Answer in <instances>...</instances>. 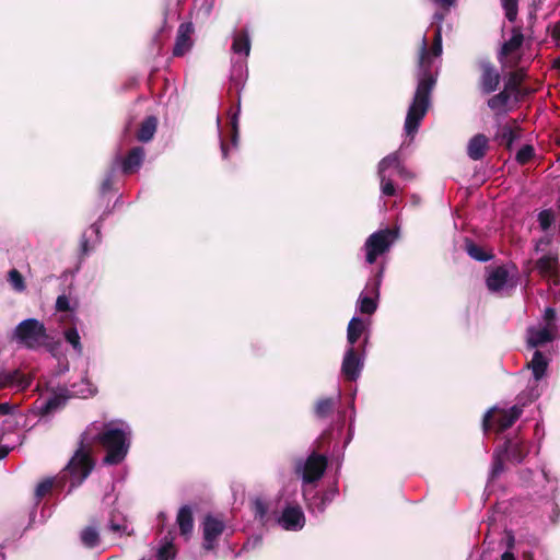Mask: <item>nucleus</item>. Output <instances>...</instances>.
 Segmentation results:
<instances>
[{"label":"nucleus","instance_id":"55","mask_svg":"<svg viewBox=\"0 0 560 560\" xmlns=\"http://www.w3.org/2000/svg\"><path fill=\"white\" fill-rule=\"evenodd\" d=\"M81 250L83 255H86L89 252V240L85 237V235H83L81 240Z\"/></svg>","mask_w":560,"mask_h":560},{"label":"nucleus","instance_id":"39","mask_svg":"<svg viewBox=\"0 0 560 560\" xmlns=\"http://www.w3.org/2000/svg\"><path fill=\"white\" fill-rule=\"evenodd\" d=\"M54 485L55 481L52 478H46L37 485L35 489V499L37 503L52 490Z\"/></svg>","mask_w":560,"mask_h":560},{"label":"nucleus","instance_id":"17","mask_svg":"<svg viewBox=\"0 0 560 560\" xmlns=\"http://www.w3.org/2000/svg\"><path fill=\"white\" fill-rule=\"evenodd\" d=\"M176 524L179 528V534L188 540L194 530V514L192 509L189 505H183L177 513Z\"/></svg>","mask_w":560,"mask_h":560},{"label":"nucleus","instance_id":"10","mask_svg":"<svg viewBox=\"0 0 560 560\" xmlns=\"http://www.w3.org/2000/svg\"><path fill=\"white\" fill-rule=\"evenodd\" d=\"M327 468V457L317 453H312L305 460L302 469L303 481L312 483L319 480Z\"/></svg>","mask_w":560,"mask_h":560},{"label":"nucleus","instance_id":"13","mask_svg":"<svg viewBox=\"0 0 560 560\" xmlns=\"http://www.w3.org/2000/svg\"><path fill=\"white\" fill-rule=\"evenodd\" d=\"M522 129L517 125L516 120H512L511 124H505L498 127L494 133L493 140L504 147L508 151H512L513 143L515 140L521 138Z\"/></svg>","mask_w":560,"mask_h":560},{"label":"nucleus","instance_id":"47","mask_svg":"<svg viewBox=\"0 0 560 560\" xmlns=\"http://www.w3.org/2000/svg\"><path fill=\"white\" fill-rule=\"evenodd\" d=\"M556 311L552 307H547L545 310L544 319L546 322V326L551 327L558 330V326L556 325Z\"/></svg>","mask_w":560,"mask_h":560},{"label":"nucleus","instance_id":"15","mask_svg":"<svg viewBox=\"0 0 560 560\" xmlns=\"http://www.w3.org/2000/svg\"><path fill=\"white\" fill-rule=\"evenodd\" d=\"M144 155L145 152L142 147H133L121 161L122 173L130 175L138 172L144 161Z\"/></svg>","mask_w":560,"mask_h":560},{"label":"nucleus","instance_id":"25","mask_svg":"<svg viewBox=\"0 0 560 560\" xmlns=\"http://www.w3.org/2000/svg\"><path fill=\"white\" fill-rule=\"evenodd\" d=\"M15 385L22 388H25L28 385V382H24V377L19 370L0 372V389L13 387Z\"/></svg>","mask_w":560,"mask_h":560},{"label":"nucleus","instance_id":"22","mask_svg":"<svg viewBox=\"0 0 560 560\" xmlns=\"http://www.w3.org/2000/svg\"><path fill=\"white\" fill-rule=\"evenodd\" d=\"M511 96L512 94L503 88V90L498 94H494L488 98L487 105L491 110L495 112L497 115L501 113L505 114L508 112L506 107Z\"/></svg>","mask_w":560,"mask_h":560},{"label":"nucleus","instance_id":"23","mask_svg":"<svg viewBox=\"0 0 560 560\" xmlns=\"http://www.w3.org/2000/svg\"><path fill=\"white\" fill-rule=\"evenodd\" d=\"M158 128V118L155 116H148L141 124L137 131V139L140 142H149L153 139Z\"/></svg>","mask_w":560,"mask_h":560},{"label":"nucleus","instance_id":"32","mask_svg":"<svg viewBox=\"0 0 560 560\" xmlns=\"http://www.w3.org/2000/svg\"><path fill=\"white\" fill-rule=\"evenodd\" d=\"M81 541L88 548H94L100 544V534L94 526H86L81 532Z\"/></svg>","mask_w":560,"mask_h":560},{"label":"nucleus","instance_id":"53","mask_svg":"<svg viewBox=\"0 0 560 560\" xmlns=\"http://www.w3.org/2000/svg\"><path fill=\"white\" fill-rule=\"evenodd\" d=\"M433 1L445 10H450V8L455 5V3H456V0H433Z\"/></svg>","mask_w":560,"mask_h":560},{"label":"nucleus","instance_id":"64","mask_svg":"<svg viewBox=\"0 0 560 560\" xmlns=\"http://www.w3.org/2000/svg\"><path fill=\"white\" fill-rule=\"evenodd\" d=\"M539 2H541V0H538Z\"/></svg>","mask_w":560,"mask_h":560},{"label":"nucleus","instance_id":"50","mask_svg":"<svg viewBox=\"0 0 560 560\" xmlns=\"http://www.w3.org/2000/svg\"><path fill=\"white\" fill-rule=\"evenodd\" d=\"M108 528L114 533H125L127 526L125 523L117 522L116 515L113 513L108 523Z\"/></svg>","mask_w":560,"mask_h":560},{"label":"nucleus","instance_id":"52","mask_svg":"<svg viewBox=\"0 0 560 560\" xmlns=\"http://www.w3.org/2000/svg\"><path fill=\"white\" fill-rule=\"evenodd\" d=\"M396 170L398 175L406 179H411L413 177L412 174L402 164H400Z\"/></svg>","mask_w":560,"mask_h":560},{"label":"nucleus","instance_id":"6","mask_svg":"<svg viewBox=\"0 0 560 560\" xmlns=\"http://www.w3.org/2000/svg\"><path fill=\"white\" fill-rule=\"evenodd\" d=\"M397 235L395 230L388 228L372 233L364 244L366 262L372 265L376 261L378 256L388 252L392 244L397 238Z\"/></svg>","mask_w":560,"mask_h":560},{"label":"nucleus","instance_id":"45","mask_svg":"<svg viewBox=\"0 0 560 560\" xmlns=\"http://www.w3.org/2000/svg\"><path fill=\"white\" fill-rule=\"evenodd\" d=\"M114 187V172L110 171L106 174L104 179L102 180L100 191L102 195H106L110 190H113Z\"/></svg>","mask_w":560,"mask_h":560},{"label":"nucleus","instance_id":"26","mask_svg":"<svg viewBox=\"0 0 560 560\" xmlns=\"http://www.w3.org/2000/svg\"><path fill=\"white\" fill-rule=\"evenodd\" d=\"M525 77L526 73L523 69L511 71L505 80L504 89L517 97L521 94V86Z\"/></svg>","mask_w":560,"mask_h":560},{"label":"nucleus","instance_id":"4","mask_svg":"<svg viewBox=\"0 0 560 560\" xmlns=\"http://www.w3.org/2000/svg\"><path fill=\"white\" fill-rule=\"evenodd\" d=\"M13 338L27 349H37L46 342L48 335L42 322L27 318L15 327Z\"/></svg>","mask_w":560,"mask_h":560},{"label":"nucleus","instance_id":"59","mask_svg":"<svg viewBox=\"0 0 560 560\" xmlns=\"http://www.w3.org/2000/svg\"><path fill=\"white\" fill-rule=\"evenodd\" d=\"M552 68L556 69V70H560V57L556 58L552 61Z\"/></svg>","mask_w":560,"mask_h":560},{"label":"nucleus","instance_id":"16","mask_svg":"<svg viewBox=\"0 0 560 560\" xmlns=\"http://www.w3.org/2000/svg\"><path fill=\"white\" fill-rule=\"evenodd\" d=\"M489 150V139L483 133H477L467 144V155L472 161H479L483 159Z\"/></svg>","mask_w":560,"mask_h":560},{"label":"nucleus","instance_id":"58","mask_svg":"<svg viewBox=\"0 0 560 560\" xmlns=\"http://www.w3.org/2000/svg\"><path fill=\"white\" fill-rule=\"evenodd\" d=\"M501 560H515L513 553L509 552V551H505L502 556H501Z\"/></svg>","mask_w":560,"mask_h":560},{"label":"nucleus","instance_id":"24","mask_svg":"<svg viewBox=\"0 0 560 560\" xmlns=\"http://www.w3.org/2000/svg\"><path fill=\"white\" fill-rule=\"evenodd\" d=\"M536 268L542 277H557L558 260L551 255H545L536 261Z\"/></svg>","mask_w":560,"mask_h":560},{"label":"nucleus","instance_id":"33","mask_svg":"<svg viewBox=\"0 0 560 560\" xmlns=\"http://www.w3.org/2000/svg\"><path fill=\"white\" fill-rule=\"evenodd\" d=\"M67 397L62 395H54L52 397L48 398L44 405L40 407V413L42 415H49L59 407L63 406L66 404Z\"/></svg>","mask_w":560,"mask_h":560},{"label":"nucleus","instance_id":"46","mask_svg":"<svg viewBox=\"0 0 560 560\" xmlns=\"http://www.w3.org/2000/svg\"><path fill=\"white\" fill-rule=\"evenodd\" d=\"M552 213L549 210H542L538 214V222L542 230H548L552 223Z\"/></svg>","mask_w":560,"mask_h":560},{"label":"nucleus","instance_id":"49","mask_svg":"<svg viewBox=\"0 0 560 560\" xmlns=\"http://www.w3.org/2000/svg\"><path fill=\"white\" fill-rule=\"evenodd\" d=\"M56 310L57 312H69L71 310L70 301L67 295L62 294L57 298Z\"/></svg>","mask_w":560,"mask_h":560},{"label":"nucleus","instance_id":"56","mask_svg":"<svg viewBox=\"0 0 560 560\" xmlns=\"http://www.w3.org/2000/svg\"><path fill=\"white\" fill-rule=\"evenodd\" d=\"M11 448L7 445H0V460L1 459H4L9 453H10Z\"/></svg>","mask_w":560,"mask_h":560},{"label":"nucleus","instance_id":"19","mask_svg":"<svg viewBox=\"0 0 560 560\" xmlns=\"http://www.w3.org/2000/svg\"><path fill=\"white\" fill-rule=\"evenodd\" d=\"M523 42H524V35H523L521 28L513 27L512 37L509 40L503 43V45L499 51V55H498L499 61H502L508 56H510L514 51L518 50L522 47Z\"/></svg>","mask_w":560,"mask_h":560},{"label":"nucleus","instance_id":"28","mask_svg":"<svg viewBox=\"0 0 560 560\" xmlns=\"http://www.w3.org/2000/svg\"><path fill=\"white\" fill-rule=\"evenodd\" d=\"M527 365L532 370L535 381H539L546 373L548 361L539 350H536Z\"/></svg>","mask_w":560,"mask_h":560},{"label":"nucleus","instance_id":"2","mask_svg":"<svg viewBox=\"0 0 560 560\" xmlns=\"http://www.w3.org/2000/svg\"><path fill=\"white\" fill-rule=\"evenodd\" d=\"M90 433L84 431L80 436L77 451L65 468L66 474L71 478L70 490L80 486L94 468V460L91 456Z\"/></svg>","mask_w":560,"mask_h":560},{"label":"nucleus","instance_id":"40","mask_svg":"<svg viewBox=\"0 0 560 560\" xmlns=\"http://www.w3.org/2000/svg\"><path fill=\"white\" fill-rule=\"evenodd\" d=\"M253 512H254L255 518H258L262 523H265L267 521L268 505L264 500H261L259 498L254 500Z\"/></svg>","mask_w":560,"mask_h":560},{"label":"nucleus","instance_id":"11","mask_svg":"<svg viewBox=\"0 0 560 560\" xmlns=\"http://www.w3.org/2000/svg\"><path fill=\"white\" fill-rule=\"evenodd\" d=\"M194 32L195 27L191 22H185L178 26L175 44L172 51L173 57H183L191 50L194 46Z\"/></svg>","mask_w":560,"mask_h":560},{"label":"nucleus","instance_id":"51","mask_svg":"<svg viewBox=\"0 0 560 560\" xmlns=\"http://www.w3.org/2000/svg\"><path fill=\"white\" fill-rule=\"evenodd\" d=\"M548 28H550V26H548ZM551 38L557 43V46L560 47V22L551 26Z\"/></svg>","mask_w":560,"mask_h":560},{"label":"nucleus","instance_id":"60","mask_svg":"<svg viewBox=\"0 0 560 560\" xmlns=\"http://www.w3.org/2000/svg\"><path fill=\"white\" fill-rule=\"evenodd\" d=\"M529 20L535 22V20H536V11L529 13Z\"/></svg>","mask_w":560,"mask_h":560},{"label":"nucleus","instance_id":"37","mask_svg":"<svg viewBox=\"0 0 560 560\" xmlns=\"http://www.w3.org/2000/svg\"><path fill=\"white\" fill-rule=\"evenodd\" d=\"M505 18L509 22H514L518 13V0H501Z\"/></svg>","mask_w":560,"mask_h":560},{"label":"nucleus","instance_id":"21","mask_svg":"<svg viewBox=\"0 0 560 560\" xmlns=\"http://www.w3.org/2000/svg\"><path fill=\"white\" fill-rule=\"evenodd\" d=\"M233 92H235V95L237 97V105H236V110L232 114V117H231V127H232V142H233V144H236L237 137H238V114L241 110V96H240L241 84L238 81H235L232 79L230 88H229V94L231 95V97L233 96Z\"/></svg>","mask_w":560,"mask_h":560},{"label":"nucleus","instance_id":"61","mask_svg":"<svg viewBox=\"0 0 560 560\" xmlns=\"http://www.w3.org/2000/svg\"><path fill=\"white\" fill-rule=\"evenodd\" d=\"M159 517L164 520L165 518L164 513H160Z\"/></svg>","mask_w":560,"mask_h":560},{"label":"nucleus","instance_id":"7","mask_svg":"<svg viewBox=\"0 0 560 560\" xmlns=\"http://www.w3.org/2000/svg\"><path fill=\"white\" fill-rule=\"evenodd\" d=\"M478 67L480 70L478 85L481 93L489 95L495 92L501 82V74L497 67L489 59L479 60Z\"/></svg>","mask_w":560,"mask_h":560},{"label":"nucleus","instance_id":"3","mask_svg":"<svg viewBox=\"0 0 560 560\" xmlns=\"http://www.w3.org/2000/svg\"><path fill=\"white\" fill-rule=\"evenodd\" d=\"M94 442L100 443L106 450V455L103 458L105 465H118L128 454L129 444L121 429H108L94 436H90V443Z\"/></svg>","mask_w":560,"mask_h":560},{"label":"nucleus","instance_id":"27","mask_svg":"<svg viewBox=\"0 0 560 560\" xmlns=\"http://www.w3.org/2000/svg\"><path fill=\"white\" fill-rule=\"evenodd\" d=\"M506 457L513 462L521 463L527 455L526 446L518 441L508 440L504 450Z\"/></svg>","mask_w":560,"mask_h":560},{"label":"nucleus","instance_id":"42","mask_svg":"<svg viewBox=\"0 0 560 560\" xmlns=\"http://www.w3.org/2000/svg\"><path fill=\"white\" fill-rule=\"evenodd\" d=\"M175 556V549L172 541H167L162 545L156 553L158 560H171Z\"/></svg>","mask_w":560,"mask_h":560},{"label":"nucleus","instance_id":"48","mask_svg":"<svg viewBox=\"0 0 560 560\" xmlns=\"http://www.w3.org/2000/svg\"><path fill=\"white\" fill-rule=\"evenodd\" d=\"M431 52L435 57H439L442 54V35L440 28H438L435 33Z\"/></svg>","mask_w":560,"mask_h":560},{"label":"nucleus","instance_id":"14","mask_svg":"<svg viewBox=\"0 0 560 560\" xmlns=\"http://www.w3.org/2000/svg\"><path fill=\"white\" fill-rule=\"evenodd\" d=\"M381 277L382 272L376 276V279L373 283H368L366 290L371 293V295L361 294L359 298V311L362 314L371 315L377 308L376 300L380 295V287H381Z\"/></svg>","mask_w":560,"mask_h":560},{"label":"nucleus","instance_id":"62","mask_svg":"<svg viewBox=\"0 0 560 560\" xmlns=\"http://www.w3.org/2000/svg\"><path fill=\"white\" fill-rule=\"evenodd\" d=\"M166 15H167V12L165 11L164 16H163L164 22H166Z\"/></svg>","mask_w":560,"mask_h":560},{"label":"nucleus","instance_id":"41","mask_svg":"<svg viewBox=\"0 0 560 560\" xmlns=\"http://www.w3.org/2000/svg\"><path fill=\"white\" fill-rule=\"evenodd\" d=\"M504 471V459L501 454L495 453L492 458L490 480H495Z\"/></svg>","mask_w":560,"mask_h":560},{"label":"nucleus","instance_id":"8","mask_svg":"<svg viewBox=\"0 0 560 560\" xmlns=\"http://www.w3.org/2000/svg\"><path fill=\"white\" fill-rule=\"evenodd\" d=\"M363 368V358L359 348L349 347L345 353L341 373L346 381L355 382Z\"/></svg>","mask_w":560,"mask_h":560},{"label":"nucleus","instance_id":"34","mask_svg":"<svg viewBox=\"0 0 560 560\" xmlns=\"http://www.w3.org/2000/svg\"><path fill=\"white\" fill-rule=\"evenodd\" d=\"M335 407V402L332 398H323L319 399L315 406V415L318 418H327L332 413Z\"/></svg>","mask_w":560,"mask_h":560},{"label":"nucleus","instance_id":"31","mask_svg":"<svg viewBox=\"0 0 560 560\" xmlns=\"http://www.w3.org/2000/svg\"><path fill=\"white\" fill-rule=\"evenodd\" d=\"M232 50L235 54H244L248 56L250 51V40L247 33L242 32L234 37L232 43Z\"/></svg>","mask_w":560,"mask_h":560},{"label":"nucleus","instance_id":"38","mask_svg":"<svg viewBox=\"0 0 560 560\" xmlns=\"http://www.w3.org/2000/svg\"><path fill=\"white\" fill-rule=\"evenodd\" d=\"M535 156V149L532 144L523 145L516 153L515 160L520 165H525Z\"/></svg>","mask_w":560,"mask_h":560},{"label":"nucleus","instance_id":"1","mask_svg":"<svg viewBox=\"0 0 560 560\" xmlns=\"http://www.w3.org/2000/svg\"><path fill=\"white\" fill-rule=\"evenodd\" d=\"M418 65V85L405 120V131L407 136L411 137L418 131L420 122L430 107L431 93L436 83V78L431 71V60L425 38L422 39Z\"/></svg>","mask_w":560,"mask_h":560},{"label":"nucleus","instance_id":"18","mask_svg":"<svg viewBox=\"0 0 560 560\" xmlns=\"http://www.w3.org/2000/svg\"><path fill=\"white\" fill-rule=\"evenodd\" d=\"M557 329L545 326L542 328H530L528 329V343L532 348L544 346L547 342L552 341L557 337Z\"/></svg>","mask_w":560,"mask_h":560},{"label":"nucleus","instance_id":"5","mask_svg":"<svg viewBox=\"0 0 560 560\" xmlns=\"http://www.w3.org/2000/svg\"><path fill=\"white\" fill-rule=\"evenodd\" d=\"M522 412L523 409L518 406H513L509 410L492 408L483 416V431L487 433L490 430H495L498 433H501L511 428L521 417Z\"/></svg>","mask_w":560,"mask_h":560},{"label":"nucleus","instance_id":"29","mask_svg":"<svg viewBox=\"0 0 560 560\" xmlns=\"http://www.w3.org/2000/svg\"><path fill=\"white\" fill-rule=\"evenodd\" d=\"M364 329L365 325L361 318L352 317L350 319L347 328V341L350 345L349 347H354L355 342L359 340Z\"/></svg>","mask_w":560,"mask_h":560},{"label":"nucleus","instance_id":"12","mask_svg":"<svg viewBox=\"0 0 560 560\" xmlns=\"http://www.w3.org/2000/svg\"><path fill=\"white\" fill-rule=\"evenodd\" d=\"M278 523L285 530H300L305 524L304 513L298 505H288L283 509Z\"/></svg>","mask_w":560,"mask_h":560},{"label":"nucleus","instance_id":"63","mask_svg":"<svg viewBox=\"0 0 560 560\" xmlns=\"http://www.w3.org/2000/svg\"><path fill=\"white\" fill-rule=\"evenodd\" d=\"M559 144H560V135H559V138H558V141H557Z\"/></svg>","mask_w":560,"mask_h":560},{"label":"nucleus","instance_id":"20","mask_svg":"<svg viewBox=\"0 0 560 560\" xmlns=\"http://www.w3.org/2000/svg\"><path fill=\"white\" fill-rule=\"evenodd\" d=\"M509 271L505 267L499 266L494 268L486 279V284L489 291L499 292L506 284Z\"/></svg>","mask_w":560,"mask_h":560},{"label":"nucleus","instance_id":"54","mask_svg":"<svg viewBox=\"0 0 560 560\" xmlns=\"http://www.w3.org/2000/svg\"><path fill=\"white\" fill-rule=\"evenodd\" d=\"M14 409V406H12L11 404L9 402H1L0 404V415H10L12 413Z\"/></svg>","mask_w":560,"mask_h":560},{"label":"nucleus","instance_id":"36","mask_svg":"<svg viewBox=\"0 0 560 560\" xmlns=\"http://www.w3.org/2000/svg\"><path fill=\"white\" fill-rule=\"evenodd\" d=\"M65 339H66L67 342H69L73 347V349L79 354L82 353L83 347H82L81 338H80V335H79L77 328H74V327L68 328L65 331Z\"/></svg>","mask_w":560,"mask_h":560},{"label":"nucleus","instance_id":"44","mask_svg":"<svg viewBox=\"0 0 560 560\" xmlns=\"http://www.w3.org/2000/svg\"><path fill=\"white\" fill-rule=\"evenodd\" d=\"M381 180V190L385 196L392 197L396 195V187L392 179H386L385 174L378 175Z\"/></svg>","mask_w":560,"mask_h":560},{"label":"nucleus","instance_id":"57","mask_svg":"<svg viewBox=\"0 0 560 560\" xmlns=\"http://www.w3.org/2000/svg\"><path fill=\"white\" fill-rule=\"evenodd\" d=\"M228 144L222 140L221 141V151H222V155L223 158L225 159L228 156Z\"/></svg>","mask_w":560,"mask_h":560},{"label":"nucleus","instance_id":"9","mask_svg":"<svg viewBox=\"0 0 560 560\" xmlns=\"http://www.w3.org/2000/svg\"><path fill=\"white\" fill-rule=\"evenodd\" d=\"M224 528L225 525L223 521L212 515H207L202 523V548L207 551L215 549L218 539L224 532Z\"/></svg>","mask_w":560,"mask_h":560},{"label":"nucleus","instance_id":"35","mask_svg":"<svg viewBox=\"0 0 560 560\" xmlns=\"http://www.w3.org/2000/svg\"><path fill=\"white\" fill-rule=\"evenodd\" d=\"M401 164L398 153H392L381 160L378 163V175L385 174V171L389 167L397 168Z\"/></svg>","mask_w":560,"mask_h":560},{"label":"nucleus","instance_id":"43","mask_svg":"<svg viewBox=\"0 0 560 560\" xmlns=\"http://www.w3.org/2000/svg\"><path fill=\"white\" fill-rule=\"evenodd\" d=\"M9 281L18 291H23L25 289L24 278L22 273L16 269L9 271Z\"/></svg>","mask_w":560,"mask_h":560},{"label":"nucleus","instance_id":"30","mask_svg":"<svg viewBox=\"0 0 560 560\" xmlns=\"http://www.w3.org/2000/svg\"><path fill=\"white\" fill-rule=\"evenodd\" d=\"M465 249L467 254L477 261H489L493 257L471 240H466Z\"/></svg>","mask_w":560,"mask_h":560}]
</instances>
